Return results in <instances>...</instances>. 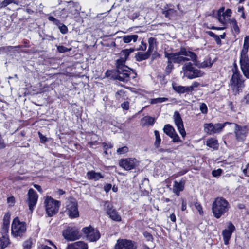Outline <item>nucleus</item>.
Here are the masks:
<instances>
[{"label": "nucleus", "instance_id": "obj_1", "mask_svg": "<svg viewBox=\"0 0 249 249\" xmlns=\"http://www.w3.org/2000/svg\"><path fill=\"white\" fill-rule=\"evenodd\" d=\"M134 51V49H129L123 50L121 52L120 58L117 60L116 63L117 69L116 79L123 82L129 81L131 71H132V70L125 66V63L129 54Z\"/></svg>", "mask_w": 249, "mask_h": 249}, {"label": "nucleus", "instance_id": "obj_2", "mask_svg": "<svg viewBox=\"0 0 249 249\" xmlns=\"http://www.w3.org/2000/svg\"><path fill=\"white\" fill-rule=\"evenodd\" d=\"M164 56L173 63L180 64L190 60L195 61L196 54L194 52L183 48L175 53H170L165 52Z\"/></svg>", "mask_w": 249, "mask_h": 249}, {"label": "nucleus", "instance_id": "obj_3", "mask_svg": "<svg viewBox=\"0 0 249 249\" xmlns=\"http://www.w3.org/2000/svg\"><path fill=\"white\" fill-rule=\"evenodd\" d=\"M230 80V86L234 95H236L241 92L245 86L244 80L239 72L234 71Z\"/></svg>", "mask_w": 249, "mask_h": 249}, {"label": "nucleus", "instance_id": "obj_4", "mask_svg": "<svg viewBox=\"0 0 249 249\" xmlns=\"http://www.w3.org/2000/svg\"><path fill=\"white\" fill-rule=\"evenodd\" d=\"M26 231L24 222H20L18 217L14 219L11 226V233L14 237H21Z\"/></svg>", "mask_w": 249, "mask_h": 249}, {"label": "nucleus", "instance_id": "obj_5", "mask_svg": "<svg viewBox=\"0 0 249 249\" xmlns=\"http://www.w3.org/2000/svg\"><path fill=\"white\" fill-rule=\"evenodd\" d=\"M182 71L184 75L190 79L201 77L203 75V73L200 70L195 68L191 62L186 63L183 65Z\"/></svg>", "mask_w": 249, "mask_h": 249}, {"label": "nucleus", "instance_id": "obj_6", "mask_svg": "<svg viewBox=\"0 0 249 249\" xmlns=\"http://www.w3.org/2000/svg\"><path fill=\"white\" fill-rule=\"evenodd\" d=\"M63 235L68 241H74L79 239L81 235L79 229L76 227H68L63 231Z\"/></svg>", "mask_w": 249, "mask_h": 249}, {"label": "nucleus", "instance_id": "obj_7", "mask_svg": "<svg viewBox=\"0 0 249 249\" xmlns=\"http://www.w3.org/2000/svg\"><path fill=\"white\" fill-rule=\"evenodd\" d=\"M227 124L230 123L228 122L224 124L217 123L213 124L211 123H206L204 124V131L205 133L209 135L219 133L222 131L225 124Z\"/></svg>", "mask_w": 249, "mask_h": 249}, {"label": "nucleus", "instance_id": "obj_8", "mask_svg": "<svg viewBox=\"0 0 249 249\" xmlns=\"http://www.w3.org/2000/svg\"><path fill=\"white\" fill-rule=\"evenodd\" d=\"M235 127L234 133L236 140L238 142H244L247 136L248 129L246 126H242L234 124Z\"/></svg>", "mask_w": 249, "mask_h": 249}, {"label": "nucleus", "instance_id": "obj_9", "mask_svg": "<svg viewBox=\"0 0 249 249\" xmlns=\"http://www.w3.org/2000/svg\"><path fill=\"white\" fill-rule=\"evenodd\" d=\"M120 166L125 170H130L135 168L139 164L136 158H129L122 159L119 161Z\"/></svg>", "mask_w": 249, "mask_h": 249}, {"label": "nucleus", "instance_id": "obj_10", "mask_svg": "<svg viewBox=\"0 0 249 249\" xmlns=\"http://www.w3.org/2000/svg\"><path fill=\"white\" fill-rule=\"evenodd\" d=\"M82 231L86 235L87 239L90 242L96 241L100 237L99 231L91 226L83 228Z\"/></svg>", "mask_w": 249, "mask_h": 249}, {"label": "nucleus", "instance_id": "obj_11", "mask_svg": "<svg viewBox=\"0 0 249 249\" xmlns=\"http://www.w3.org/2000/svg\"><path fill=\"white\" fill-rule=\"evenodd\" d=\"M228 203H213L212 207L214 216L219 218L228 210Z\"/></svg>", "mask_w": 249, "mask_h": 249}, {"label": "nucleus", "instance_id": "obj_12", "mask_svg": "<svg viewBox=\"0 0 249 249\" xmlns=\"http://www.w3.org/2000/svg\"><path fill=\"white\" fill-rule=\"evenodd\" d=\"M240 64L244 76L249 79V58L247 54H240Z\"/></svg>", "mask_w": 249, "mask_h": 249}, {"label": "nucleus", "instance_id": "obj_13", "mask_svg": "<svg viewBox=\"0 0 249 249\" xmlns=\"http://www.w3.org/2000/svg\"><path fill=\"white\" fill-rule=\"evenodd\" d=\"M137 246L131 240L118 239L115 245V249H136Z\"/></svg>", "mask_w": 249, "mask_h": 249}, {"label": "nucleus", "instance_id": "obj_14", "mask_svg": "<svg viewBox=\"0 0 249 249\" xmlns=\"http://www.w3.org/2000/svg\"><path fill=\"white\" fill-rule=\"evenodd\" d=\"M173 118L179 132L183 137H184L186 136V132L184 127L182 120L178 112L175 111L174 112Z\"/></svg>", "mask_w": 249, "mask_h": 249}, {"label": "nucleus", "instance_id": "obj_15", "mask_svg": "<svg viewBox=\"0 0 249 249\" xmlns=\"http://www.w3.org/2000/svg\"><path fill=\"white\" fill-rule=\"evenodd\" d=\"M235 230V227L232 223L229 222L227 227V229H225L222 231V235L224 244L227 245L231 237L232 232Z\"/></svg>", "mask_w": 249, "mask_h": 249}, {"label": "nucleus", "instance_id": "obj_16", "mask_svg": "<svg viewBox=\"0 0 249 249\" xmlns=\"http://www.w3.org/2000/svg\"><path fill=\"white\" fill-rule=\"evenodd\" d=\"M10 214L9 213L5 214L3 219V224L0 230L1 236H8Z\"/></svg>", "mask_w": 249, "mask_h": 249}, {"label": "nucleus", "instance_id": "obj_17", "mask_svg": "<svg viewBox=\"0 0 249 249\" xmlns=\"http://www.w3.org/2000/svg\"><path fill=\"white\" fill-rule=\"evenodd\" d=\"M66 212L71 218L79 217L77 203H69L67 205Z\"/></svg>", "mask_w": 249, "mask_h": 249}, {"label": "nucleus", "instance_id": "obj_18", "mask_svg": "<svg viewBox=\"0 0 249 249\" xmlns=\"http://www.w3.org/2000/svg\"><path fill=\"white\" fill-rule=\"evenodd\" d=\"M107 213L112 220L116 221H120L121 220L120 215L118 214L116 210L113 208L111 203H108L107 206Z\"/></svg>", "mask_w": 249, "mask_h": 249}, {"label": "nucleus", "instance_id": "obj_19", "mask_svg": "<svg viewBox=\"0 0 249 249\" xmlns=\"http://www.w3.org/2000/svg\"><path fill=\"white\" fill-rule=\"evenodd\" d=\"M59 203H46V211L48 216H52L58 211Z\"/></svg>", "mask_w": 249, "mask_h": 249}, {"label": "nucleus", "instance_id": "obj_20", "mask_svg": "<svg viewBox=\"0 0 249 249\" xmlns=\"http://www.w3.org/2000/svg\"><path fill=\"white\" fill-rule=\"evenodd\" d=\"M195 65L199 68H210L213 65L210 58H206L203 62H200L197 60V55H196L195 61H192Z\"/></svg>", "mask_w": 249, "mask_h": 249}, {"label": "nucleus", "instance_id": "obj_21", "mask_svg": "<svg viewBox=\"0 0 249 249\" xmlns=\"http://www.w3.org/2000/svg\"><path fill=\"white\" fill-rule=\"evenodd\" d=\"M86 176L88 179L93 180L94 181H97L101 178H104V176L100 173L96 172L92 170L88 172Z\"/></svg>", "mask_w": 249, "mask_h": 249}, {"label": "nucleus", "instance_id": "obj_22", "mask_svg": "<svg viewBox=\"0 0 249 249\" xmlns=\"http://www.w3.org/2000/svg\"><path fill=\"white\" fill-rule=\"evenodd\" d=\"M69 13L73 15L75 14L80 10V6L78 3L70 1L67 6Z\"/></svg>", "mask_w": 249, "mask_h": 249}, {"label": "nucleus", "instance_id": "obj_23", "mask_svg": "<svg viewBox=\"0 0 249 249\" xmlns=\"http://www.w3.org/2000/svg\"><path fill=\"white\" fill-rule=\"evenodd\" d=\"M218 19L223 24H225L230 18L224 14V8L220 9L218 11Z\"/></svg>", "mask_w": 249, "mask_h": 249}, {"label": "nucleus", "instance_id": "obj_24", "mask_svg": "<svg viewBox=\"0 0 249 249\" xmlns=\"http://www.w3.org/2000/svg\"><path fill=\"white\" fill-rule=\"evenodd\" d=\"M148 51L150 53H152L154 51L157 47V39L154 37H150L148 40Z\"/></svg>", "mask_w": 249, "mask_h": 249}, {"label": "nucleus", "instance_id": "obj_25", "mask_svg": "<svg viewBox=\"0 0 249 249\" xmlns=\"http://www.w3.org/2000/svg\"><path fill=\"white\" fill-rule=\"evenodd\" d=\"M184 183L182 181L178 182L177 181H174V184L173 185V191L174 192L178 195L179 192L182 191L184 189Z\"/></svg>", "mask_w": 249, "mask_h": 249}, {"label": "nucleus", "instance_id": "obj_26", "mask_svg": "<svg viewBox=\"0 0 249 249\" xmlns=\"http://www.w3.org/2000/svg\"><path fill=\"white\" fill-rule=\"evenodd\" d=\"M206 145L214 150L218 149L219 147L217 141L213 138L208 139L206 141Z\"/></svg>", "mask_w": 249, "mask_h": 249}, {"label": "nucleus", "instance_id": "obj_27", "mask_svg": "<svg viewBox=\"0 0 249 249\" xmlns=\"http://www.w3.org/2000/svg\"><path fill=\"white\" fill-rule=\"evenodd\" d=\"M28 197L29 202H36L38 195L36 192L33 189H30L28 191Z\"/></svg>", "mask_w": 249, "mask_h": 249}, {"label": "nucleus", "instance_id": "obj_28", "mask_svg": "<svg viewBox=\"0 0 249 249\" xmlns=\"http://www.w3.org/2000/svg\"><path fill=\"white\" fill-rule=\"evenodd\" d=\"M151 54L148 51L144 53H138L136 55V60L138 61L146 60L149 58Z\"/></svg>", "mask_w": 249, "mask_h": 249}, {"label": "nucleus", "instance_id": "obj_29", "mask_svg": "<svg viewBox=\"0 0 249 249\" xmlns=\"http://www.w3.org/2000/svg\"><path fill=\"white\" fill-rule=\"evenodd\" d=\"M138 38V36L137 35H127L123 36V40L125 43H130L131 41L135 42Z\"/></svg>", "mask_w": 249, "mask_h": 249}, {"label": "nucleus", "instance_id": "obj_30", "mask_svg": "<svg viewBox=\"0 0 249 249\" xmlns=\"http://www.w3.org/2000/svg\"><path fill=\"white\" fill-rule=\"evenodd\" d=\"M10 244L8 236H1L0 238V249H3Z\"/></svg>", "mask_w": 249, "mask_h": 249}, {"label": "nucleus", "instance_id": "obj_31", "mask_svg": "<svg viewBox=\"0 0 249 249\" xmlns=\"http://www.w3.org/2000/svg\"><path fill=\"white\" fill-rule=\"evenodd\" d=\"M249 36H246L244 37L243 49L240 54H247L249 50Z\"/></svg>", "mask_w": 249, "mask_h": 249}, {"label": "nucleus", "instance_id": "obj_32", "mask_svg": "<svg viewBox=\"0 0 249 249\" xmlns=\"http://www.w3.org/2000/svg\"><path fill=\"white\" fill-rule=\"evenodd\" d=\"M173 89L178 93H184L189 92L188 86H174Z\"/></svg>", "mask_w": 249, "mask_h": 249}, {"label": "nucleus", "instance_id": "obj_33", "mask_svg": "<svg viewBox=\"0 0 249 249\" xmlns=\"http://www.w3.org/2000/svg\"><path fill=\"white\" fill-rule=\"evenodd\" d=\"M76 249H88V245L84 241H80L72 243Z\"/></svg>", "mask_w": 249, "mask_h": 249}, {"label": "nucleus", "instance_id": "obj_34", "mask_svg": "<svg viewBox=\"0 0 249 249\" xmlns=\"http://www.w3.org/2000/svg\"><path fill=\"white\" fill-rule=\"evenodd\" d=\"M125 93L126 92L124 90H119L116 92L115 97L116 99L119 101L121 99H126L127 97Z\"/></svg>", "mask_w": 249, "mask_h": 249}, {"label": "nucleus", "instance_id": "obj_35", "mask_svg": "<svg viewBox=\"0 0 249 249\" xmlns=\"http://www.w3.org/2000/svg\"><path fill=\"white\" fill-rule=\"evenodd\" d=\"M163 131L165 133H166L169 137L172 135V134L175 131L174 128L170 124H166L164 128Z\"/></svg>", "mask_w": 249, "mask_h": 249}, {"label": "nucleus", "instance_id": "obj_36", "mask_svg": "<svg viewBox=\"0 0 249 249\" xmlns=\"http://www.w3.org/2000/svg\"><path fill=\"white\" fill-rule=\"evenodd\" d=\"M154 134L155 136V142L154 143V145L156 148H158L160 146V144L161 142V139L160 137V135L159 132L158 130L154 131Z\"/></svg>", "mask_w": 249, "mask_h": 249}, {"label": "nucleus", "instance_id": "obj_37", "mask_svg": "<svg viewBox=\"0 0 249 249\" xmlns=\"http://www.w3.org/2000/svg\"><path fill=\"white\" fill-rule=\"evenodd\" d=\"M168 100V99L165 97H160L157 98L151 99L150 103L152 104H156L157 103H162Z\"/></svg>", "mask_w": 249, "mask_h": 249}, {"label": "nucleus", "instance_id": "obj_38", "mask_svg": "<svg viewBox=\"0 0 249 249\" xmlns=\"http://www.w3.org/2000/svg\"><path fill=\"white\" fill-rule=\"evenodd\" d=\"M143 120L145 122V124L147 125H152L154 122V119L150 116H145L143 117Z\"/></svg>", "mask_w": 249, "mask_h": 249}, {"label": "nucleus", "instance_id": "obj_39", "mask_svg": "<svg viewBox=\"0 0 249 249\" xmlns=\"http://www.w3.org/2000/svg\"><path fill=\"white\" fill-rule=\"evenodd\" d=\"M17 3L15 0H4L0 4V7L3 8L6 7L11 3Z\"/></svg>", "mask_w": 249, "mask_h": 249}, {"label": "nucleus", "instance_id": "obj_40", "mask_svg": "<svg viewBox=\"0 0 249 249\" xmlns=\"http://www.w3.org/2000/svg\"><path fill=\"white\" fill-rule=\"evenodd\" d=\"M59 27V29L60 30V32L63 34H65L68 32V28L64 24H62L60 22L59 25H57Z\"/></svg>", "mask_w": 249, "mask_h": 249}, {"label": "nucleus", "instance_id": "obj_41", "mask_svg": "<svg viewBox=\"0 0 249 249\" xmlns=\"http://www.w3.org/2000/svg\"><path fill=\"white\" fill-rule=\"evenodd\" d=\"M128 151V148L125 146L121 148H119L117 150V153L121 155L126 153Z\"/></svg>", "mask_w": 249, "mask_h": 249}, {"label": "nucleus", "instance_id": "obj_42", "mask_svg": "<svg viewBox=\"0 0 249 249\" xmlns=\"http://www.w3.org/2000/svg\"><path fill=\"white\" fill-rule=\"evenodd\" d=\"M167 60H168L167 65L165 68V71H166V73L169 74L171 72L172 69L173 68V65L172 64L173 62H171V61H170L169 59H167Z\"/></svg>", "mask_w": 249, "mask_h": 249}, {"label": "nucleus", "instance_id": "obj_43", "mask_svg": "<svg viewBox=\"0 0 249 249\" xmlns=\"http://www.w3.org/2000/svg\"><path fill=\"white\" fill-rule=\"evenodd\" d=\"M57 49L58 51L60 53L69 52L71 50V48L68 49L64 46H58L57 47Z\"/></svg>", "mask_w": 249, "mask_h": 249}, {"label": "nucleus", "instance_id": "obj_44", "mask_svg": "<svg viewBox=\"0 0 249 249\" xmlns=\"http://www.w3.org/2000/svg\"><path fill=\"white\" fill-rule=\"evenodd\" d=\"M199 109H200L201 113H202L203 114H206L208 112V108H207V105H206V104H205L204 103H200V106H199Z\"/></svg>", "mask_w": 249, "mask_h": 249}, {"label": "nucleus", "instance_id": "obj_45", "mask_svg": "<svg viewBox=\"0 0 249 249\" xmlns=\"http://www.w3.org/2000/svg\"><path fill=\"white\" fill-rule=\"evenodd\" d=\"M32 245V241L31 239H29L26 241H25L23 243V247L26 249H30L31 248Z\"/></svg>", "mask_w": 249, "mask_h": 249}, {"label": "nucleus", "instance_id": "obj_46", "mask_svg": "<svg viewBox=\"0 0 249 249\" xmlns=\"http://www.w3.org/2000/svg\"><path fill=\"white\" fill-rule=\"evenodd\" d=\"M232 28L234 29L235 32L238 33L239 32V28L238 26L236 20H232L231 21Z\"/></svg>", "mask_w": 249, "mask_h": 249}, {"label": "nucleus", "instance_id": "obj_47", "mask_svg": "<svg viewBox=\"0 0 249 249\" xmlns=\"http://www.w3.org/2000/svg\"><path fill=\"white\" fill-rule=\"evenodd\" d=\"M200 84L197 82H194L191 86H188L189 92L192 91L195 88H197Z\"/></svg>", "mask_w": 249, "mask_h": 249}, {"label": "nucleus", "instance_id": "obj_48", "mask_svg": "<svg viewBox=\"0 0 249 249\" xmlns=\"http://www.w3.org/2000/svg\"><path fill=\"white\" fill-rule=\"evenodd\" d=\"M170 137L172 138L173 141L175 142L180 141V138L175 131L170 136Z\"/></svg>", "mask_w": 249, "mask_h": 249}, {"label": "nucleus", "instance_id": "obj_49", "mask_svg": "<svg viewBox=\"0 0 249 249\" xmlns=\"http://www.w3.org/2000/svg\"><path fill=\"white\" fill-rule=\"evenodd\" d=\"M222 170L221 169H218L217 170H213L212 171V175L214 177H218L222 173Z\"/></svg>", "mask_w": 249, "mask_h": 249}, {"label": "nucleus", "instance_id": "obj_50", "mask_svg": "<svg viewBox=\"0 0 249 249\" xmlns=\"http://www.w3.org/2000/svg\"><path fill=\"white\" fill-rule=\"evenodd\" d=\"M48 19L49 21L53 22V23L56 25H59L60 23V21L53 16H49L48 18Z\"/></svg>", "mask_w": 249, "mask_h": 249}, {"label": "nucleus", "instance_id": "obj_51", "mask_svg": "<svg viewBox=\"0 0 249 249\" xmlns=\"http://www.w3.org/2000/svg\"><path fill=\"white\" fill-rule=\"evenodd\" d=\"M121 107L124 110H127L129 108V103L125 101L121 104Z\"/></svg>", "mask_w": 249, "mask_h": 249}, {"label": "nucleus", "instance_id": "obj_52", "mask_svg": "<svg viewBox=\"0 0 249 249\" xmlns=\"http://www.w3.org/2000/svg\"><path fill=\"white\" fill-rule=\"evenodd\" d=\"M238 12L241 13V17L244 19H246V16L244 12V8L242 6H239L238 8Z\"/></svg>", "mask_w": 249, "mask_h": 249}, {"label": "nucleus", "instance_id": "obj_53", "mask_svg": "<svg viewBox=\"0 0 249 249\" xmlns=\"http://www.w3.org/2000/svg\"><path fill=\"white\" fill-rule=\"evenodd\" d=\"M195 207L198 211L199 214H202L203 213L202 208L200 203H195Z\"/></svg>", "mask_w": 249, "mask_h": 249}, {"label": "nucleus", "instance_id": "obj_54", "mask_svg": "<svg viewBox=\"0 0 249 249\" xmlns=\"http://www.w3.org/2000/svg\"><path fill=\"white\" fill-rule=\"evenodd\" d=\"M147 45L143 41H142L141 45L139 46V50L144 51L146 49Z\"/></svg>", "mask_w": 249, "mask_h": 249}, {"label": "nucleus", "instance_id": "obj_55", "mask_svg": "<svg viewBox=\"0 0 249 249\" xmlns=\"http://www.w3.org/2000/svg\"><path fill=\"white\" fill-rule=\"evenodd\" d=\"M44 202H59V201L58 200H54L53 198H52L50 196H47L46 197Z\"/></svg>", "mask_w": 249, "mask_h": 249}, {"label": "nucleus", "instance_id": "obj_56", "mask_svg": "<svg viewBox=\"0 0 249 249\" xmlns=\"http://www.w3.org/2000/svg\"><path fill=\"white\" fill-rule=\"evenodd\" d=\"M112 185L111 184H107L105 185L104 188V190L107 193L109 191V190L111 189Z\"/></svg>", "mask_w": 249, "mask_h": 249}, {"label": "nucleus", "instance_id": "obj_57", "mask_svg": "<svg viewBox=\"0 0 249 249\" xmlns=\"http://www.w3.org/2000/svg\"><path fill=\"white\" fill-rule=\"evenodd\" d=\"M213 202H227V201L223 197H217L215 199Z\"/></svg>", "mask_w": 249, "mask_h": 249}, {"label": "nucleus", "instance_id": "obj_58", "mask_svg": "<svg viewBox=\"0 0 249 249\" xmlns=\"http://www.w3.org/2000/svg\"><path fill=\"white\" fill-rule=\"evenodd\" d=\"M39 137L42 142H45L46 141V138L40 132H38Z\"/></svg>", "mask_w": 249, "mask_h": 249}, {"label": "nucleus", "instance_id": "obj_59", "mask_svg": "<svg viewBox=\"0 0 249 249\" xmlns=\"http://www.w3.org/2000/svg\"><path fill=\"white\" fill-rule=\"evenodd\" d=\"M232 13L231 10L230 9H228L226 10L225 12H224V14L227 16L228 17L230 18V17L231 16V14Z\"/></svg>", "mask_w": 249, "mask_h": 249}, {"label": "nucleus", "instance_id": "obj_60", "mask_svg": "<svg viewBox=\"0 0 249 249\" xmlns=\"http://www.w3.org/2000/svg\"><path fill=\"white\" fill-rule=\"evenodd\" d=\"M174 13L173 9H170L165 12V15L166 17H169V15Z\"/></svg>", "mask_w": 249, "mask_h": 249}, {"label": "nucleus", "instance_id": "obj_61", "mask_svg": "<svg viewBox=\"0 0 249 249\" xmlns=\"http://www.w3.org/2000/svg\"><path fill=\"white\" fill-rule=\"evenodd\" d=\"M213 38L214 39L215 41H216V43L218 45L221 44V41L218 36L216 35Z\"/></svg>", "mask_w": 249, "mask_h": 249}, {"label": "nucleus", "instance_id": "obj_62", "mask_svg": "<svg viewBox=\"0 0 249 249\" xmlns=\"http://www.w3.org/2000/svg\"><path fill=\"white\" fill-rule=\"evenodd\" d=\"M38 249H52L51 247L45 245H41L38 248Z\"/></svg>", "mask_w": 249, "mask_h": 249}, {"label": "nucleus", "instance_id": "obj_63", "mask_svg": "<svg viewBox=\"0 0 249 249\" xmlns=\"http://www.w3.org/2000/svg\"><path fill=\"white\" fill-rule=\"evenodd\" d=\"M244 101L246 104H248L249 103V93H248L245 97H244Z\"/></svg>", "mask_w": 249, "mask_h": 249}, {"label": "nucleus", "instance_id": "obj_64", "mask_svg": "<svg viewBox=\"0 0 249 249\" xmlns=\"http://www.w3.org/2000/svg\"><path fill=\"white\" fill-rule=\"evenodd\" d=\"M36 203H29V208L30 211L32 212L33 210L34 209Z\"/></svg>", "mask_w": 249, "mask_h": 249}]
</instances>
